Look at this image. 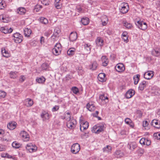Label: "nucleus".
Listing matches in <instances>:
<instances>
[{
	"mask_svg": "<svg viewBox=\"0 0 160 160\" xmlns=\"http://www.w3.org/2000/svg\"><path fill=\"white\" fill-rule=\"evenodd\" d=\"M69 120L67 123V126L69 129H72L76 127L77 122L75 119L73 118L72 119L70 116H69Z\"/></svg>",
	"mask_w": 160,
	"mask_h": 160,
	"instance_id": "obj_1",
	"label": "nucleus"
},
{
	"mask_svg": "<svg viewBox=\"0 0 160 160\" xmlns=\"http://www.w3.org/2000/svg\"><path fill=\"white\" fill-rule=\"evenodd\" d=\"M61 51V44L60 43H57L54 48L52 49V52L54 55H58L60 54Z\"/></svg>",
	"mask_w": 160,
	"mask_h": 160,
	"instance_id": "obj_2",
	"label": "nucleus"
},
{
	"mask_svg": "<svg viewBox=\"0 0 160 160\" xmlns=\"http://www.w3.org/2000/svg\"><path fill=\"white\" fill-rule=\"evenodd\" d=\"M135 24L138 28L143 30L146 29L147 28L146 23L141 20L137 21L135 23Z\"/></svg>",
	"mask_w": 160,
	"mask_h": 160,
	"instance_id": "obj_3",
	"label": "nucleus"
},
{
	"mask_svg": "<svg viewBox=\"0 0 160 160\" xmlns=\"http://www.w3.org/2000/svg\"><path fill=\"white\" fill-rule=\"evenodd\" d=\"M135 24L138 28L143 30L146 29L147 28L146 23L141 20L137 21L135 23Z\"/></svg>",
	"mask_w": 160,
	"mask_h": 160,
	"instance_id": "obj_4",
	"label": "nucleus"
},
{
	"mask_svg": "<svg viewBox=\"0 0 160 160\" xmlns=\"http://www.w3.org/2000/svg\"><path fill=\"white\" fill-rule=\"evenodd\" d=\"M121 8H119L120 12L124 14L127 13L129 10V6L128 3H123L121 4Z\"/></svg>",
	"mask_w": 160,
	"mask_h": 160,
	"instance_id": "obj_5",
	"label": "nucleus"
},
{
	"mask_svg": "<svg viewBox=\"0 0 160 160\" xmlns=\"http://www.w3.org/2000/svg\"><path fill=\"white\" fill-rule=\"evenodd\" d=\"M13 36L14 38V41L16 43H20L22 41L23 37L22 36L18 33L16 32L14 33Z\"/></svg>",
	"mask_w": 160,
	"mask_h": 160,
	"instance_id": "obj_6",
	"label": "nucleus"
},
{
	"mask_svg": "<svg viewBox=\"0 0 160 160\" xmlns=\"http://www.w3.org/2000/svg\"><path fill=\"white\" fill-rule=\"evenodd\" d=\"M80 149V145L78 143H75L72 145L71 148V151L74 154L78 153Z\"/></svg>",
	"mask_w": 160,
	"mask_h": 160,
	"instance_id": "obj_7",
	"label": "nucleus"
},
{
	"mask_svg": "<svg viewBox=\"0 0 160 160\" xmlns=\"http://www.w3.org/2000/svg\"><path fill=\"white\" fill-rule=\"evenodd\" d=\"M93 128L94 131H95L97 130L96 132V133H98L103 131L104 126L102 124L101 125L98 124L94 126Z\"/></svg>",
	"mask_w": 160,
	"mask_h": 160,
	"instance_id": "obj_8",
	"label": "nucleus"
},
{
	"mask_svg": "<svg viewBox=\"0 0 160 160\" xmlns=\"http://www.w3.org/2000/svg\"><path fill=\"white\" fill-rule=\"evenodd\" d=\"M26 148L30 152H32L36 151L37 148L35 145H33L32 143H29L27 144Z\"/></svg>",
	"mask_w": 160,
	"mask_h": 160,
	"instance_id": "obj_9",
	"label": "nucleus"
},
{
	"mask_svg": "<svg viewBox=\"0 0 160 160\" xmlns=\"http://www.w3.org/2000/svg\"><path fill=\"white\" fill-rule=\"evenodd\" d=\"M20 135L24 141H29V135L26 132L24 131H22L20 133Z\"/></svg>",
	"mask_w": 160,
	"mask_h": 160,
	"instance_id": "obj_10",
	"label": "nucleus"
},
{
	"mask_svg": "<svg viewBox=\"0 0 160 160\" xmlns=\"http://www.w3.org/2000/svg\"><path fill=\"white\" fill-rule=\"evenodd\" d=\"M41 116L43 119V121H45L46 120L49 119L50 118L49 114L48 112L44 110L42 111L41 114Z\"/></svg>",
	"mask_w": 160,
	"mask_h": 160,
	"instance_id": "obj_11",
	"label": "nucleus"
},
{
	"mask_svg": "<svg viewBox=\"0 0 160 160\" xmlns=\"http://www.w3.org/2000/svg\"><path fill=\"white\" fill-rule=\"evenodd\" d=\"M115 69L117 71L120 72L124 70L125 67L123 64L119 63L117 64Z\"/></svg>",
	"mask_w": 160,
	"mask_h": 160,
	"instance_id": "obj_12",
	"label": "nucleus"
},
{
	"mask_svg": "<svg viewBox=\"0 0 160 160\" xmlns=\"http://www.w3.org/2000/svg\"><path fill=\"white\" fill-rule=\"evenodd\" d=\"M88 126L89 124L88 122L86 121L82 122L80 125V130L81 131H83L84 130L87 129Z\"/></svg>",
	"mask_w": 160,
	"mask_h": 160,
	"instance_id": "obj_13",
	"label": "nucleus"
},
{
	"mask_svg": "<svg viewBox=\"0 0 160 160\" xmlns=\"http://www.w3.org/2000/svg\"><path fill=\"white\" fill-rule=\"evenodd\" d=\"M151 124L152 125L156 128H160V121H158L156 119H154L152 121Z\"/></svg>",
	"mask_w": 160,
	"mask_h": 160,
	"instance_id": "obj_14",
	"label": "nucleus"
},
{
	"mask_svg": "<svg viewBox=\"0 0 160 160\" xmlns=\"http://www.w3.org/2000/svg\"><path fill=\"white\" fill-rule=\"evenodd\" d=\"M153 75L152 71H148L145 73L144 74V77L147 79H150L152 77Z\"/></svg>",
	"mask_w": 160,
	"mask_h": 160,
	"instance_id": "obj_15",
	"label": "nucleus"
},
{
	"mask_svg": "<svg viewBox=\"0 0 160 160\" xmlns=\"http://www.w3.org/2000/svg\"><path fill=\"white\" fill-rule=\"evenodd\" d=\"M148 84V82L143 81L140 83L138 89L141 91H142Z\"/></svg>",
	"mask_w": 160,
	"mask_h": 160,
	"instance_id": "obj_16",
	"label": "nucleus"
},
{
	"mask_svg": "<svg viewBox=\"0 0 160 160\" xmlns=\"http://www.w3.org/2000/svg\"><path fill=\"white\" fill-rule=\"evenodd\" d=\"M134 91L132 89L128 90L125 94V96L127 98H131L134 94Z\"/></svg>",
	"mask_w": 160,
	"mask_h": 160,
	"instance_id": "obj_17",
	"label": "nucleus"
},
{
	"mask_svg": "<svg viewBox=\"0 0 160 160\" xmlns=\"http://www.w3.org/2000/svg\"><path fill=\"white\" fill-rule=\"evenodd\" d=\"M103 40L102 38L100 37L97 38L96 42L97 46L102 47L103 45Z\"/></svg>",
	"mask_w": 160,
	"mask_h": 160,
	"instance_id": "obj_18",
	"label": "nucleus"
},
{
	"mask_svg": "<svg viewBox=\"0 0 160 160\" xmlns=\"http://www.w3.org/2000/svg\"><path fill=\"white\" fill-rule=\"evenodd\" d=\"M115 157L117 158H120L124 156V153L120 150H116L114 153Z\"/></svg>",
	"mask_w": 160,
	"mask_h": 160,
	"instance_id": "obj_19",
	"label": "nucleus"
},
{
	"mask_svg": "<svg viewBox=\"0 0 160 160\" xmlns=\"http://www.w3.org/2000/svg\"><path fill=\"white\" fill-rule=\"evenodd\" d=\"M1 31L2 32L6 34L12 32V29L11 28L8 29L7 27H3L1 28Z\"/></svg>",
	"mask_w": 160,
	"mask_h": 160,
	"instance_id": "obj_20",
	"label": "nucleus"
},
{
	"mask_svg": "<svg viewBox=\"0 0 160 160\" xmlns=\"http://www.w3.org/2000/svg\"><path fill=\"white\" fill-rule=\"evenodd\" d=\"M77 38V34L76 32H72L69 36L70 41L73 42L76 40Z\"/></svg>",
	"mask_w": 160,
	"mask_h": 160,
	"instance_id": "obj_21",
	"label": "nucleus"
},
{
	"mask_svg": "<svg viewBox=\"0 0 160 160\" xmlns=\"http://www.w3.org/2000/svg\"><path fill=\"white\" fill-rule=\"evenodd\" d=\"M17 123L14 122H10L7 125L8 128L10 130H12L16 128Z\"/></svg>",
	"mask_w": 160,
	"mask_h": 160,
	"instance_id": "obj_22",
	"label": "nucleus"
},
{
	"mask_svg": "<svg viewBox=\"0 0 160 160\" xmlns=\"http://www.w3.org/2000/svg\"><path fill=\"white\" fill-rule=\"evenodd\" d=\"M101 60L102 62V65L104 66H107L109 62L108 59L105 56H102L101 58Z\"/></svg>",
	"mask_w": 160,
	"mask_h": 160,
	"instance_id": "obj_23",
	"label": "nucleus"
},
{
	"mask_svg": "<svg viewBox=\"0 0 160 160\" xmlns=\"http://www.w3.org/2000/svg\"><path fill=\"white\" fill-rule=\"evenodd\" d=\"M61 32V30L58 27H56L54 31V32L52 37L54 36L55 38L59 37V34Z\"/></svg>",
	"mask_w": 160,
	"mask_h": 160,
	"instance_id": "obj_24",
	"label": "nucleus"
},
{
	"mask_svg": "<svg viewBox=\"0 0 160 160\" xmlns=\"http://www.w3.org/2000/svg\"><path fill=\"white\" fill-rule=\"evenodd\" d=\"M105 74L103 73H99L98 76V80L101 82H103L105 81Z\"/></svg>",
	"mask_w": 160,
	"mask_h": 160,
	"instance_id": "obj_25",
	"label": "nucleus"
},
{
	"mask_svg": "<svg viewBox=\"0 0 160 160\" xmlns=\"http://www.w3.org/2000/svg\"><path fill=\"white\" fill-rule=\"evenodd\" d=\"M86 107L90 111H93L95 109V107L94 105L92 104H90L88 103L86 105Z\"/></svg>",
	"mask_w": 160,
	"mask_h": 160,
	"instance_id": "obj_26",
	"label": "nucleus"
},
{
	"mask_svg": "<svg viewBox=\"0 0 160 160\" xmlns=\"http://www.w3.org/2000/svg\"><path fill=\"white\" fill-rule=\"evenodd\" d=\"M26 12V10L24 8L20 7L17 10V13L21 15L24 14Z\"/></svg>",
	"mask_w": 160,
	"mask_h": 160,
	"instance_id": "obj_27",
	"label": "nucleus"
},
{
	"mask_svg": "<svg viewBox=\"0 0 160 160\" xmlns=\"http://www.w3.org/2000/svg\"><path fill=\"white\" fill-rule=\"evenodd\" d=\"M25 105L28 107H31L33 103V101L31 99L28 98L25 99Z\"/></svg>",
	"mask_w": 160,
	"mask_h": 160,
	"instance_id": "obj_28",
	"label": "nucleus"
},
{
	"mask_svg": "<svg viewBox=\"0 0 160 160\" xmlns=\"http://www.w3.org/2000/svg\"><path fill=\"white\" fill-rule=\"evenodd\" d=\"M32 32V31L30 29L27 28L24 30V34L26 37H29Z\"/></svg>",
	"mask_w": 160,
	"mask_h": 160,
	"instance_id": "obj_29",
	"label": "nucleus"
},
{
	"mask_svg": "<svg viewBox=\"0 0 160 160\" xmlns=\"http://www.w3.org/2000/svg\"><path fill=\"white\" fill-rule=\"evenodd\" d=\"M75 49L74 48H69L67 52L68 55L70 56H72L74 55Z\"/></svg>",
	"mask_w": 160,
	"mask_h": 160,
	"instance_id": "obj_30",
	"label": "nucleus"
},
{
	"mask_svg": "<svg viewBox=\"0 0 160 160\" xmlns=\"http://www.w3.org/2000/svg\"><path fill=\"white\" fill-rule=\"evenodd\" d=\"M128 147L130 150L133 151L137 147V145L135 142H131L128 144Z\"/></svg>",
	"mask_w": 160,
	"mask_h": 160,
	"instance_id": "obj_31",
	"label": "nucleus"
},
{
	"mask_svg": "<svg viewBox=\"0 0 160 160\" xmlns=\"http://www.w3.org/2000/svg\"><path fill=\"white\" fill-rule=\"evenodd\" d=\"M98 64L96 61H93L91 65L90 66V69L92 70H95L97 67Z\"/></svg>",
	"mask_w": 160,
	"mask_h": 160,
	"instance_id": "obj_32",
	"label": "nucleus"
},
{
	"mask_svg": "<svg viewBox=\"0 0 160 160\" xmlns=\"http://www.w3.org/2000/svg\"><path fill=\"white\" fill-rule=\"evenodd\" d=\"M125 122L128 124L132 128H133L134 125L132 122V120L129 118H127L125 120Z\"/></svg>",
	"mask_w": 160,
	"mask_h": 160,
	"instance_id": "obj_33",
	"label": "nucleus"
},
{
	"mask_svg": "<svg viewBox=\"0 0 160 160\" xmlns=\"http://www.w3.org/2000/svg\"><path fill=\"white\" fill-rule=\"evenodd\" d=\"M112 147L109 146L107 145L106 147H104L103 149V152H111L112 150Z\"/></svg>",
	"mask_w": 160,
	"mask_h": 160,
	"instance_id": "obj_34",
	"label": "nucleus"
},
{
	"mask_svg": "<svg viewBox=\"0 0 160 160\" xmlns=\"http://www.w3.org/2000/svg\"><path fill=\"white\" fill-rule=\"evenodd\" d=\"M81 22L83 25H87L89 23V19L88 18H82L81 19Z\"/></svg>",
	"mask_w": 160,
	"mask_h": 160,
	"instance_id": "obj_35",
	"label": "nucleus"
},
{
	"mask_svg": "<svg viewBox=\"0 0 160 160\" xmlns=\"http://www.w3.org/2000/svg\"><path fill=\"white\" fill-rule=\"evenodd\" d=\"M152 54L155 57H158L160 55V52L158 50L153 49L151 52Z\"/></svg>",
	"mask_w": 160,
	"mask_h": 160,
	"instance_id": "obj_36",
	"label": "nucleus"
},
{
	"mask_svg": "<svg viewBox=\"0 0 160 160\" xmlns=\"http://www.w3.org/2000/svg\"><path fill=\"white\" fill-rule=\"evenodd\" d=\"M2 53L3 56L6 58H8L9 57L10 54L8 52V51L5 50L4 48L2 50Z\"/></svg>",
	"mask_w": 160,
	"mask_h": 160,
	"instance_id": "obj_37",
	"label": "nucleus"
},
{
	"mask_svg": "<svg viewBox=\"0 0 160 160\" xmlns=\"http://www.w3.org/2000/svg\"><path fill=\"white\" fill-rule=\"evenodd\" d=\"M36 80L37 82L40 83H44L45 81V78L43 77H41L38 78L36 79Z\"/></svg>",
	"mask_w": 160,
	"mask_h": 160,
	"instance_id": "obj_38",
	"label": "nucleus"
},
{
	"mask_svg": "<svg viewBox=\"0 0 160 160\" xmlns=\"http://www.w3.org/2000/svg\"><path fill=\"white\" fill-rule=\"evenodd\" d=\"M12 147L15 148H18L21 146V144L16 141H14L12 143Z\"/></svg>",
	"mask_w": 160,
	"mask_h": 160,
	"instance_id": "obj_39",
	"label": "nucleus"
},
{
	"mask_svg": "<svg viewBox=\"0 0 160 160\" xmlns=\"http://www.w3.org/2000/svg\"><path fill=\"white\" fill-rule=\"evenodd\" d=\"M40 21L41 23L45 24H46L48 23V20L43 17H41L40 18Z\"/></svg>",
	"mask_w": 160,
	"mask_h": 160,
	"instance_id": "obj_40",
	"label": "nucleus"
},
{
	"mask_svg": "<svg viewBox=\"0 0 160 160\" xmlns=\"http://www.w3.org/2000/svg\"><path fill=\"white\" fill-rule=\"evenodd\" d=\"M91 45L89 44H85L84 45V48L86 51V52L89 53L91 51Z\"/></svg>",
	"mask_w": 160,
	"mask_h": 160,
	"instance_id": "obj_41",
	"label": "nucleus"
},
{
	"mask_svg": "<svg viewBox=\"0 0 160 160\" xmlns=\"http://www.w3.org/2000/svg\"><path fill=\"white\" fill-rule=\"evenodd\" d=\"M140 77V75L138 74L137 75L136 77H133V79L134 81V83L135 85L137 84L138 83Z\"/></svg>",
	"mask_w": 160,
	"mask_h": 160,
	"instance_id": "obj_42",
	"label": "nucleus"
},
{
	"mask_svg": "<svg viewBox=\"0 0 160 160\" xmlns=\"http://www.w3.org/2000/svg\"><path fill=\"white\" fill-rule=\"evenodd\" d=\"M102 24L103 26H105L107 24V22L108 21V18L106 16H104L102 17L101 19Z\"/></svg>",
	"mask_w": 160,
	"mask_h": 160,
	"instance_id": "obj_43",
	"label": "nucleus"
},
{
	"mask_svg": "<svg viewBox=\"0 0 160 160\" xmlns=\"http://www.w3.org/2000/svg\"><path fill=\"white\" fill-rule=\"evenodd\" d=\"M17 72H11L10 73V78L13 79L16 78L17 76Z\"/></svg>",
	"mask_w": 160,
	"mask_h": 160,
	"instance_id": "obj_44",
	"label": "nucleus"
},
{
	"mask_svg": "<svg viewBox=\"0 0 160 160\" xmlns=\"http://www.w3.org/2000/svg\"><path fill=\"white\" fill-rule=\"evenodd\" d=\"M49 67L48 64L46 63H43L41 66L43 70H47L49 68Z\"/></svg>",
	"mask_w": 160,
	"mask_h": 160,
	"instance_id": "obj_45",
	"label": "nucleus"
},
{
	"mask_svg": "<svg viewBox=\"0 0 160 160\" xmlns=\"http://www.w3.org/2000/svg\"><path fill=\"white\" fill-rule=\"evenodd\" d=\"M123 24L124 26L128 29L131 28L132 27V25L130 23H128L126 21H124Z\"/></svg>",
	"mask_w": 160,
	"mask_h": 160,
	"instance_id": "obj_46",
	"label": "nucleus"
},
{
	"mask_svg": "<svg viewBox=\"0 0 160 160\" xmlns=\"http://www.w3.org/2000/svg\"><path fill=\"white\" fill-rule=\"evenodd\" d=\"M145 152L144 149L140 148L137 151V153L140 155H142Z\"/></svg>",
	"mask_w": 160,
	"mask_h": 160,
	"instance_id": "obj_47",
	"label": "nucleus"
},
{
	"mask_svg": "<svg viewBox=\"0 0 160 160\" xmlns=\"http://www.w3.org/2000/svg\"><path fill=\"white\" fill-rule=\"evenodd\" d=\"M72 90L73 92L75 94H77L79 92L78 89L76 87H72Z\"/></svg>",
	"mask_w": 160,
	"mask_h": 160,
	"instance_id": "obj_48",
	"label": "nucleus"
},
{
	"mask_svg": "<svg viewBox=\"0 0 160 160\" xmlns=\"http://www.w3.org/2000/svg\"><path fill=\"white\" fill-rule=\"evenodd\" d=\"M6 95V93L4 91H0V98H4Z\"/></svg>",
	"mask_w": 160,
	"mask_h": 160,
	"instance_id": "obj_49",
	"label": "nucleus"
},
{
	"mask_svg": "<svg viewBox=\"0 0 160 160\" xmlns=\"http://www.w3.org/2000/svg\"><path fill=\"white\" fill-rule=\"evenodd\" d=\"M100 99H101L102 101H105L106 100H108V98L107 96H105L104 94L101 95L99 96Z\"/></svg>",
	"mask_w": 160,
	"mask_h": 160,
	"instance_id": "obj_50",
	"label": "nucleus"
},
{
	"mask_svg": "<svg viewBox=\"0 0 160 160\" xmlns=\"http://www.w3.org/2000/svg\"><path fill=\"white\" fill-rule=\"evenodd\" d=\"M59 106L55 105L52 108V112H54L57 111L59 109Z\"/></svg>",
	"mask_w": 160,
	"mask_h": 160,
	"instance_id": "obj_51",
	"label": "nucleus"
},
{
	"mask_svg": "<svg viewBox=\"0 0 160 160\" xmlns=\"http://www.w3.org/2000/svg\"><path fill=\"white\" fill-rule=\"evenodd\" d=\"M151 143V141L147 138H146L145 142V145L149 146L150 145Z\"/></svg>",
	"mask_w": 160,
	"mask_h": 160,
	"instance_id": "obj_52",
	"label": "nucleus"
},
{
	"mask_svg": "<svg viewBox=\"0 0 160 160\" xmlns=\"http://www.w3.org/2000/svg\"><path fill=\"white\" fill-rule=\"evenodd\" d=\"M55 7L58 9H60L61 7V4L60 3H55Z\"/></svg>",
	"mask_w": 160,
	"mask_h": 160,
	"instance_id": "obj_53",
	"label": "nucleus"
},
{
	"mask_svg": "<svg viewBox=\"0 0 160 160\" xmlns=\"http://www.w3.org/2000/svg\"><path fill=\"white\" fill-rule=\"evenodd\" d=\"M146 138H142L140 140L139 142L141 144L145 145V142Z\"/></svg>",
	"mask_w": 160,
	"mask_h": 160,
	"instance_id": "obj_54",
	"label": "nucleus"
},
{
	"mask_svg": "<svg viewBox=\"0 0 160 160\" xmlns=\"http://www.w3.org/2000/svg\"><path fill=\"white\" fill-rule=\"evenodd\" d=\"M78 72L80 75H82L83 74V70H82V67L78 68Z\"/></svg>",
	"mask_w": 160,
	"mask_h": 160,
	"instance_id": "obj_55",
	"label": "nucleus"
},
{
	"mask_svg": "<svg viewBox=\"0 0 160 160\" xmlns=\"http://www.w3.org/2000/svg\"><path fill=\"white\" fill-rule=\"evenodd\" d=\"M41 2L43 4H44L45 6L48 5L49 4L48 1L46 0H41Z\"/></svg>",
	"mask_w": 160,
	"mask_h": 160,
	"instance_id": "obj_56",
	"label": "nucleus"
},
{
	"mask_svg": "<svg viewBox=\"0 0 160 160\" xmlns=\"http://www.w3.org/2000/svg\"><path fill=\"white\" fill-rule=\"evenodd\" d=\"M25 78L24 76L22 75L20 77V79H19V81H20L22 82H23L25 80Z\"/></svg>",
	"mask_w": 160,
	"mask_h": 160,
	"instance_id": "obj_57",
	"label": "nucleus"
},
{
	"mask_svg": "<svg viewBox=\"0 0 160 160\" xmlns=\"http://www.w3.org/2000/svg\"><path fill=\"white\" fill-rule=\"evenodd\" d=\"M148 123L147 121H143L142 126L143 127H146L148 126Z\"/></svg>",
	"mask_w": 160,
	"mask_h": 160,
	"instance_id": "obj_58",
	"label": "nucleus"
},
{
	"mask_svg": "<svg viewBox=\"0 0 160 160\" xmlns=\"http://www.w3.org/2000/svg\"><path fill=\"white\" fill-rule=\"evenodd\" d=\"M5 150V146L2 145H0V151H4Z\"/></svg>",
	"mask_w": 160,
	"mask_h": 160,
	"instance_id": "obj_59",
	"label": "nucleus"
},
{
	"mask_svg": "<svg viewBox=\"0 0 160 160\" xmlns=\"http://www.w3.org/2000/svg\"><path fill=\"white\" fill-rule=\"evenodd\" d=\"M2 17V20H3V22H8V20H6L5 18L2 15H1L0 16V18H1Z\"/></svg>",
	"mask_w": 160,
	"mask_h": 160,
	"instance_id": "obj_60",
	"label": "nucleus"
},
{
	"mask_svg": "<svg viewBox=\"0 0 160 160\" xmlns=\"http://www.w3.org/2000/svg\"><path fill=\"white\" fill-rule=\"evenodd\" d=\"M0 6L1 9H3V8H4V2H3L2 1L0 2Z\"/></svg>",
	"mask_w": 160,
	"mask_h": 160,
	"instance_id": "obj_61",
	"label": "nucleus"
},
{
	"mask_svg": "<svg viewBox=\"0 0 160 160\" xmlns=\"http://www.w3.org/2000/svg\"><path fill=\"white\" fill-rule=\"evenodd\" d=\"M155 94L156 95H159L160 94V91L158 90V89L156 90L155 91Z\"/></svg>",
	"mask_w": 160,
	"mask_h": 160,
	"instance_id": "obj_62",
	"label": "nucleus"
},
{
	"mask_svg": "<svg viewBox=\"0 0 160 160\" xmlns=\"http://www.w3.org/2000/svg\"><path fill=\"white\" fill-rule=\"evenodd\" d=\"M41 43L42 44L44 43V38L43 37H41V40H40Z\"/></svg>",
	"mask_w": 160,
	"mask_h": 160,
	"instance_id": "obj_63",
	"label": "nucleus"
},
{
	"mask_svg": "<svg viewBox=\"0 0 160 160\" xmlns=\"http://www.w3.org/2000/svg\"><path fill=\"white\" fill-rule=\"evenodd\" d=\"M98 113L99 112L98 111H96L95 113L93 114V116L95 117H97L98 114Z\"/></svg>",
	"mask_w": 160,
	"mask_h": 160,
	"instance_id": "obj_64",
	"label": "nucleus"
}]
</instances>
